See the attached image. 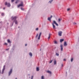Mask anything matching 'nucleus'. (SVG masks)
<instances>
[{"label": "nucleus", "mask_w": 79, "mask_h": 79, "mask_svg": "<svg viewBox=\"0 0 79 79\" xmlns=\"http://www.w3.org/2000/svg\"><path fill=\"white\" fill-rule=\"evenodd\" d=\"M16 18H17V17H11V19L12 21H13V23H12V26L13 25V24H14V23L15 22V24H17L18 23V22H17V20H16Z\"/></svg>", "instance_id": "1"}, {"label": "nucleus", "mask_w": 79, "mask_h": 79, "mask_svg": "<svg viewBox=\"0 0 79 79\" xmlns=\"http://www.w3.org/2000/svg\"><path fill=\"white\" fill-rule=\"evenodd\" d=\"M54 24H55L56 25V26H58V24H57V23H56V21H53V23H52V25L53 26V28L54 29H56L55 26L54 25Z\"/></svg>", "instance_id": "2"}, {"label": "nucleus", "mask_w": 79, "mask_h": 79, "mask_svg": "<svg viewBox=\"0 0 79 79\" xmlns=\"http://www.w3.org/2000/svg\"><path fill=\"white\" fill-rule=\"evenodd\" d=\"M5 5H7V6L8 7H10L11 5H10V3H7V2H6L5 3Z\"/></svg>", "instance_id": "3"}, {"label": "nucleus", "mask_w": 79, "mask_h": 79, "mask_svg": "<svg viewBox=\"0 0 79 79\" xmlns=\"http://www.w3.org/2000/svg\"><path fill=\"white\" fill-rule=\"evenodd\" d=\"M5 68H6L5 65H4L3 66V69L2 70V72L1 73L2 74H3V73H4V71L5 70Z\"/></svg>", "instance_id": "4"}, {"label": "nucleus", "mask_w": 79, "mask_h": 79, "mask_svg": "<svg viewBox=\"0 0 79 79\" xmlns=\"http://www.w3.org/2000/svg\"><path fill=\"white\" fill-rule=\"evenodd\" d=\"M21 4H19V5L18 6V8H19V6H23V2H21Z\"/></svg>", "instance_id": "5"}, {"label": "nucleus", "mask_w": 79, "mask_h": 79, "mask_svg": "<svg viewBox=\"0 0 79 79\" xmlns=\"http://www.w3.org/2000/svg\"><path fill=\"white\" fill-rule=\"evenodd\" d=\"M62 34V31H60L58 33V35L59 36H61V35Z\"/></svg>", "instance_id": "6"}, {"label": "nucleus", "mask_w": 79, "mask_h": 79, "mask_svg": "<svg viewBox=\"0 0 79 79\" xmlns=\"http://www.w3.org/2000/svg\"><path fill=\"white\" fill-rule=\"evenodd\" d=\"M12 69H11L10 70V71L9 73V76H10V75H11V73H12Z\"/></svg>", "instance_id": "7"}, {"label": "nucleus", "mask_w": 79, "mask_h": 79, "mask_svg": "<svg viewBox=\"0 0 79 79\" xmlns=\"http://www.w3.org/2000/svg\"><path fill=\"white\" fill-rule=\"evenodd\" d=\"M42 34V33H41V32L40 33V34L39 36V37L38 38V40H40V36L41 35V34Z\"/></svg>", "instance_id": "8"}, {"label": "nucleus", "mask_w": 79, "mask_h": 79, "mask_svg": "<svg viewBox=\"0 0 79 79\" xmlns=\"http://www.w3.org/2000/svg\"><path fill=\"white\" fill-rule=\"evenodd\" d=\"M60 47H61V51H63V45L62 44H61V45L60 46Z\"/></svg>", "instance_id": "9"}, {"label": "nucleus", "mask_w": 79, "mask_h": 79, "mask_svg": "<svg viewBox=\"0 0 79 79\" xmlns=\"http://www.w3.org/2000/svg\"><path fill=\"white\" fill-rule=\"evenodd\" d=\"M64 46L65 47L66 46H67V43H66V42H64Z\"/></svg>", "instance_id": "10"}, {"label": "nucleus", "mask_w": 79, "mask_h": 79, "mask_svg": "<svg viewBox=\"0 0 79 79\" xmlns=\"http://www.w3.org/2000/svg\"><path fill=\"white\" fill-rule=\"evenodd\" d=\"M50 35H52V34H49V37H48V40H49L50 39Z\"/></svg>", "instance_id": "11"}, {"label": "nucleus", "mask_w": 79, "mask_h": 79, "mask_svg": "<svg viewBox=\"0 0 79 79\" xmlns=\"http://www.w3.org/2000/svg\"><path fill=\"white\" fill-rule=\"evenodd\" d=\"M47 73L49 74H52V72L50 71H47Z\"/></svg>", "instance_id": "12"}, {"label": "nucleus", "mask_w": 79, "mask_h": 79, "mask_svg": "<svg viewBox=\"0 0 79 79\" xmlns=\"http://www.w3.org/2000/svg\"><path fill=\"white\" fill-rule=\"evenodd\" d=\"M19 0H17L15 2V3L17 4L18 3H19Z\"/></svg>", "instance_id": "13"}, {"label": "nucleus", "mask_w": 79, "mask_h": 79, "mask_svg": "<svg viewBox=\"0 0 79 79\" xmlns=\"http://www.w3.org/2000/svg\"><path fill=\"white\" fill-rule=\"evenodd\" d=\"M64 41V39H61L60 40V42H62Z\"/></svg>", "instance_id": "14"}, {"label": "nucleus", "mask_w": 79, "mask_h": 79, "mask_svg": "<svg viewBox=\"0 0 79 79\" xmlns=\"http://www.w3.org/2000/svg\"><path fill=\"white\" fill-rule=\"evenodd\" d=\"M48 20L49 21H51V18L50 17H48Z\"/></svg>", "instance_id": "15"}, {"label": "nucleus", "mask_w": 79, "mask_h": 79, "mask_svg": "<svg viewBox=\"0 0 79 79\" xmlns=\"http://www.w3.org/2000/svg\"><path fill=\"white\" fill-rule=\"evenodd\" d=\"M29 55L30 56H32V53H30Z\"/></svg>", "instance_id": "16"}, {"label": "nucleus", "mask_w": 79, "mask_h": 79, "mask_svg": "<svg viewBox=\"0 0 79 79\" xmlns=\"http://www.w3.org/2000/svg\"><path fill=\"white\" fill-rule=\"evenodd\" d=\"M54 64H56V60H55L54 61Z\"/></svg>", "instance_id": "17"}, {"label": "nucleus", "mask_w": 79, "mask_h": 79, "mask_svg": "<svg viewBox=\"0 0 79 79\" xmlns=\"http://www.w3.org/2000/svg\"><path fill=\"white\" fill-rule=\"evenodd\" d=\"M36 71H39V67L37 68Z\"/></svg>", "instance_id": "18"}, {"label": "nucleus", "mask_w": 79, "mask_h": 79, "mask_svg": "<svg viewBox=\"0 0 79 79\" xmlns=\"http://www.w3.org/2000/svg\"><path fill=\"white\" fill-rule=\"evenodd\" d=\"M53 0H50V1H49V3H52V2H53Z\"/></svg>", "instance_id": "19"}, {"label": "nucleus", "mask_w": 79, "mask_h": 79, "mask_svg": "<svg viewBox=\"0 0 79 79\" xmlns=\"http://www.w3.org/2000/svg\"><path fill=\"white\" fill-rule=\"evenodd\" d=\"M56 55L57 56H59V54L56 53Z\"/></svg>", "instance_id": "20"}, {"label": "nucleus", "mask_w": 79, "mask_h": 79, "mask_svg": "<svg viewBox=\"0 0 79 79\" xmlns=\"http://www.w3.org/2000/svg\"><path fill=\"white\" fill-rule=\"evenodd\" d=\"M7 42L8 43H10V44L11 43V41L10 40H7Z\"/></svg>", "instance_id": "21"}, {"label": "nucleus", "mask_w": 79, "mask_h": 79, "mask_svg": "<svg viewBox=\"0 0 79 79\" xmlns=\"http://www.w3.org/2000/svg\"><path fill=\"white\" fill-rule=\"evenodd\" d=\"M54 44H58V42H56V41H54Z\"/></svg>", "instance_id": "22"}, {"label": "nucleus", "mask_w": 79, "mask_h": 79, "mask_svg": "<svg viewBox=\"0 0 79 79\" xmlns=\"http://www.w3.org/2000/svg\"><path fill=\"white\" fill-rule=\"evenodd\" d=\"M21 10H22V11H24V9L23 7L21 8Z\"/></svg>", "instance_id": "23"}, {"label": "nucleus", "mask_w": 79, "mask_h": 79, "mask_svg": "<svg viewBox=\"0 0 79 79\" xmlns=\"http://www.w3.org/2000/svg\"><path fill=\"white\" fill-rule=\"evenodd\" d=\"M60 21H61V19H58V21H59V22H60Z\"/></svg>", "instance_id": "24"}, {"label": "nucleus", "mask_w": 79, "mask_h": 79, "mask_svg": "<svg viewBox=\"0 0 79 79\" xmlns=\"http://www.w3.org/2000/svg\"><path fill=\"white\" fill-rule=\"evenodd\" d=\"M71 62H73V58H72L71 60Z\"/></svg>", "instance_id": "25"}, {"label": "nucleus", "mask_w": 79, "mask_h": 79, "mask_svg": "<svg viewBox=\"0 0 79 79\" xmlns=\"http://www.w3.org/2000/svg\"><path fill=\"white\" fill-rule=\"evenodd\" d=\"M41 79H45V78H44V76H42Z\"/></svg>", "instance_id": "26"}, {"label": "nucleus", "mask_w": 79, "mask_h": 79, "mask_svg": "<svg viewBox=\"0 0 79 79\" xmlns=\"http://www.w3.org/2000/svg\"><path fill=\"white\" fill-rule=\"evenodd\" d=\"M52 61H53V60H51L50 62V63H52Z\"/></svg>", "instance_id": "27"}, {"label": "nucleus", "mask_w": 79, "mask_h": 79, "mask_svg": "<svg viewBox=\"0 0 79 79\" xmlns=\"http://www.w3.org/2000/svg\"><path fill=\"white\" fill-rule=\"evenodd\" d=\"M2 16H3L4 15V13H2L1 14Z\"/></svg>", "instance_id": "28"}, {"label": "nucleus", "mask_w": 79, "mask_h": 79, "mask_svg": "<svg viewBox=\"0 0 79 79\" xmlns=\"http://www.w3.org/2000/svg\"><path fill=\"white\" fill-rule=\"evenodd\" d=\"M38 36V34H37V35L36 36V37H35L36 38H37V37Z\"/></svg>", "instance_id": "29"}, {"label": "nucleus", "mask_w": 79, "mask_h": 79, "mask_svg": "<svg viewBox=\"0 0 79 79\" xmlns=\"http://www.w3.org/2000/svg\"><path fill=\"white\" fill-rule=\"evenodd\" d=\"M15 0H11L12 2H14Z\"/></svg>", "instance_id": "30"}, {"label": "nucleus", "mask_w": 79, "mask_h": 79, "mask_svg": "<svg viewBox=\"0 0 79 79\" xmlns=\"http://www.w3.org/2000/svg\"><path fill=\"white\" fill-rule=\"evenodd\" d=\"M70 10V9H69V8L68 9H67L68 11H69Z\"/></svg>", "instance_id": "31"}, {"label": "nucleus", "mask_w": 79, "mask_h": 79, "mask_svg": "<svg viewBox=\"0 0 79 79\" xmlns=\"http://www.w3.org/2000/svg\"><path fill=\"white\" fill-rule=\"evenodd\" d=\"M36 31H38L39 30V28H37L36 29Z\"/></svg>", "instance_id": "32"}, {"label": "nucleus", "mask_w": 79, "mask_h": 79, "mask_svg": "<svg viewBox=\"0 0 79 79\" xmlns=\"http://www.w3.org/2000/svg\"><path fill=\"white\" fill-rule=\"evenodd\" d=\"M6 50H7V51L9 50V48L6 49Z\"/></svg>", "instance_id": "33"}, {"label": "nucleus", "mask_w": 79, "mask_h": 79, "mask_svg": "<svg viewBox=\"0 0 79 79\" xmlns=\"http://www.w3.org/2000/svg\"><path fill=\"white\" fill-rule=\"evenodd\" d=\"M4 45H7V43H5L4 44Z\"/></svg>", "instance_id": "34"}, {"label": "nucleus", "mask_w": 79, "mask_h": 79, "mask_svg": "<svg viewBox=\"0 0 79 79\" xmlns=\"http://www.w3.org/2000/svg\"><path fill=\"white\" fill-rule=\"evenodd\" d=\"M31 79H33V76H31Z\"/></svg>", "instance_id": "35"}, {"label": "nucleus", "mask_w": 79, "mask_h": 79, "mask_svg": "<svg viewBox=\"0 0 79 79\" xmlns=\"http://www.w3.org/2000/svg\"><path fill=\"white\" fill-rule=\"evenodd\" d=\"M63 64H61V67H63Z\"/></svg>", "instance_id": "36"}, {"label": "nucleus", "mask_w": 79, "mask_h": 79, "mask_svg": "<svg viewBox=\"0 0 79 79\" xmlns=\"http://www.w3.org/2000/svg\"><path fill=\"white\" fill-rule=\"evenodd\" d=\"M52 18V15H51V17H50V18H51V19Z\"/></svg>", "instance_id": "37"}, {"label": "nucleus", "mask_w": 79, "mask_h": 79, "mask_svg": "<svg viewBox=\"0 0 79 79\" xmlns=\"http://www.w3.org/2000/svg\"><path fill=\"white\" fill-rule=\"evenodd\" d=\"M1 26V24H0V29H1V26Z\"/></svg>", "instance_id": "38"}, {"label": "nucleus", "mask_w": 79, "mask_h": 79, "mask_svg": "<svg viewBox=\"0 0 79 79\" xmlns=\"http://www.w3.org/2000/svg\"><path fill=\"white\" fill-rule=\"evenodd\" d=\"M64 61H66V60L64 59Z\"/></svg>", "instance_id": "39"}, {"label": "nucleus", "mask_w": 79, "mask_h": 79, "mask_svg": "<svg viewBox=\"0 0 79 79\" xmlns=\"http://www.w3.org/2000/svg\"><path fill=\"white\" fill-rule=\"evenodd\" d=\"M25 46H27V44H25Z\"/></svg>", "instance_id": "40"}, {"label": "nucleus", "mask_w": 79, "mask_h": 79, "mask_svg": "<svg viewBox=\"0 0 79 79\" xmlns=\"http://www.w3.org/2000/svg\"><path fill=\"white\" fill-rule=\"evenodd\" d=\"M3 9V10H5V7Z\"/></svg>", "instance_id": "41"}, {"label": "nucleus", "mask_w": 79, "mask_h": 79, "mask_svg": "<svg viewBox=\"0 0 79 79\" xmlns=\"http://www.w3.org/2000/svg\"><path fill=\"white\" fill-rule=\"evenodd\" d=\"M74 24H76V23H74Z\"/></svg>", "instance_id": "42"}, {"label": "nucleus", "mask_w": 79, "mask_h": 79, "mask_svg": "<svg viewBox=\"0 0 79 79\" xmlns=\"http://www.w3.org/2000/svg\"><path fill=\"white\" fill-rule=\"evenodd\" d=\"M15 79H17V78H15Z\"/></svg>", "instance_id": "43"}, {"label": "nucleus", "mask_w": 79, "mask_h": 79, "mask_svg": "<svg viewBox=\"0 0 79 79\" xmlns=\"http://www.w3.org/2000/svg\"><path fill=\"white\" fill-rule=\"evenodd\" d=\"M18 28H19V27H18Z\"/></svg>", "instance_id": "44"}, {"label": "nucleus", "mask_w": 79, "mask_h": 79, "mask_svg": "<svg viewBox=\"0 0 79 79\" xmlns=\"http://www.w3.org/2000/svg\"><path fill=\"white\" fill-rule=\"evenodd\" d=\"M66 74H67V72H66Z\"/></svg>", "instance_id": "45"}, {"label": "nucleus", "mask_w": 79, "mask_h": 79, "mask_svg": "<svg viewBox=\"0 0 79 79\" xmlns=\"http://www.w3.org/2000/svg\"><path fill=\"white\" fill-rule=\"evenodd\" d=\"M78 40H79V38H78Z\"/></svg>", "instance_id": "46"}, {"label": "nucleus", "mask_w": 79, "mask_h": 79, "mask_svg": "<svg viewBox=\"0 0 79 79\" xmlns=\"http://www.w3.org/2000/svg\"><path fill=\"white\" fill-rule=\"evenodd\" d=\"M40 50H41V49H40Z\"/></svg>", "instance_id": "47"}, {"label": "nucleus", "mask_w": 79, "mask_h": 79, "mask_svg": "<svg viewBox=\"0 0 79 79\" xmlns=\"http://www.w3.org/2000/svg\"><path fill=\"white\" fill-rule=\"evenodd\" d=\"M30 77H29V78H30Z\"/></svg>", "instance_id": "48"}, {"label": "nucleus", "mask_w": 79, "mask_h": 79, "mask_svg": "<svg viewBox=\"0 0 79 79\" xmlns=\"http://www.w3.org/2000/svg\"><path fill=\"white\" fill-rule=\"evenodd\" d=\"M78 42H79V40H78Z\"/></svg>", "instance_id": "49"}]
</instances>
